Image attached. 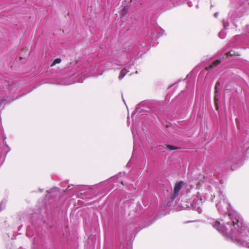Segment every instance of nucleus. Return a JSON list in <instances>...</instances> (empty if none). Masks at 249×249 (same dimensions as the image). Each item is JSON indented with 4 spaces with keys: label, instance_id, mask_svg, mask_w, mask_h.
I'll return each mask as SVG.
<instances>
[{
    "label": "nucleus",
    "instance_id": "5",
    "mask_svg": "<svg viewBox=\"0 0 249 249\" xmlns=\"http://www.w3.org/2000/svg\"><path fill=\"white\" fill-rule=\"evenodd\" d=\"M183 182L180 181L175 184L174 186L173 192L170 194V198L172 201H173L178 196L179 191L181 190Z\"/></svg>",
    "mask_w": 249,
    "mask_h": 249
},
{
    "label": "nucleus",
    "instance_id": "27",
    "mask_svg": "<svg viewBox=\"0 0 249 249\" xmlns=\"http://www.w3.org/2000/svg\"><path fill=\"white\" fill-rule=\"evenodd\" d=\"M39 191H40V192H42L43 191V189H39Z\"/></svg>",
    "mask_w": 249,
    "mask_h": 249
},
{
    "label": "nucleus",
    "instance_id": "6",
    "mask_svg": "<svg viewBox=\"0 0 249 249\" xmlns=\"http://www.w3.org/2000/svg\"><path fill=\"white\" fill-rule=\"evenodd\" d=\"M133 66L134 62H130L127 66L124 67V69L121 71L119 76V79L120 80L123 79L126 73L129 72V69H131Z\"/></svg>",
    "mask_w": 249,
    "mask_h": 249
},
{
    "label": "nucleus",
    "instance_id": "2",
    "mask_svg": "<svg viewBox=\"0 0 249 249\" xmlns=\"http://www.w3.org/2000/svg\"><path fill=\"white\" fill-rule=\"evenodd\" d=\"M203 200L199 193L196 196H193L189 200L184 202L183 205L184 208L192 209L197 211L199 213L202 212V206Z\"/></svg>",
    "mask_w": 249,
    "mask_h": 249
},
{
    "label": "nucleus",
    "instance_id": "26",
    "mask_svg": "<svg viewBox=\"0 0 249 249\" xmlns=\"http://www.w3.org/2000/svg\"><path fill=\"white\" fill-rule=\"evenodd\" d=\"M131 131H132V134H133V136L134 137V128H132L131 129Z\"/></svg>",
    "mask_w": 249,
    "mask_h": 249
},
{
    "label": "nucleus",
    "instance_id": "14",
    "mask_svg": "<svg viewBox=\"0 0 249 249\" xmlns=\"http://www.w3.org/2000/svg\"><path fill=\"white\" fill-rule=\"evenodd\" d=\"M5 205L6 201L4 200H2L0 203V212L5 209Z\"/></svg>",
    "mask_w": 249,
    "mask_h": 249
},
{
    "label": "nucleus",
    "instance_id": "16",
    "mask_svg": "<svg viewBox=\"0 0 249 249\" xmlns=\"http://www.w3.org/2000/svg\"><path fill=\"white\" fill-rule=\"evenodd\" d=\"M218 36L221 38H224L226 36V33L224 30H222L218 34Z\"/></svg>",
    "mask_w": 249,
    "mask_h": 249
},
{
    "label": "nucleus",
    "instance_id": "17",
    "mask_svg": "<svg viewBox=\"0 0 249 249\" xmlns=\"http://www.w3.org/2000/svg\"><path fill=\"white\" fill-rule=\"evenodd\" d=\"M223 27L225 30L227 29L228 28V27L229 26V23L225 21V20H223Z\"/></svg>",
    "mask_w": 249,
    "mask_h": 249
},
{
    "label": "nucleus",
    "instance_id": "23",
    "mask_svg": "<svg viewBox=\"0 0 249 249\" xmlns=\"http://www.w3.org/2000/svg\"><path fill=\"white\" fill-rule=\"evenodd\" d=\"M126 13V10L125 8H124L122 11H121V15H124Z\"/></svg>",
    "mask_w": 249,
    "mask_h": 249
},
{
    "label": "nucleus",
    "instance_id": "1",
    "mask_svg": "<svg viewBox=\"0 0 249 249\" xmlns=\"http://www.w3.org/2000/svg\"><path fill=\"white\" fill-rule=\"evenodd\" d=\"M217 197L216 207L221 215L220 220L208 217L203 222L212 225L227 240L249 248V228L244 225L242 218L231 208L223 191L219 190Z\"/></svg>",
    "mask_w": 249,
    "mask_h": 249
},
{
    "label": "nucleus",
    "instance_id": "8",
    "mask_svg": "<svg viewBox=\"0 0 249 249\" xmlns=\"http://www.w3.org/2000/svg\"><path fill=\"white\" fill-rule=\"evenodd\" d=\"M57 84H60L61 85H69L72 83L69 80V78L66 77L62 78L60 80V81L56 83Z\"/></svg>",
    "mask_w": 249,
    "mask_h": 249
},
{
    "label": "nucleus",
    "instance_id": "25",
    "mask_svg": "<svg viewBox=\"0 0 249 249\" xmlns=\"http://www.w3.org/2000/svg\"><path fill=\"white\" fill-rule=\"evenodd\" d=\"M218 12H216V13H214V17L215 18H217V16H218Z\"/></svg>",
    "mask_w": 249,
    "mask_h": 249
},
{
    "label": "nucleus",
    "instance_id": "3",
    "mask_svg": "<svg viewBox=\"0 0 249 249\" xmlns=\"http://www.w3.org/2000/svg\"><path fill=\"white\" fill-rule=\"evenodd\" d=\"M226 166L235 170L243 165L245 161L249 160V157H226Z\"/></svg>",
    "mask_w": 249,
    "mask_h": 249
},
{
    "label": "nucleus",
    "instance_id": "32",
    "mask_svg": "<svg viewBox=\"0 0 249 249\" xmlns=\"http://www.w3.org/2000/svg\"><path fill=\"white\" fill-rule=\"evenodd\" d=\"M6 100L5 99H3L2 100V102H4V101H5Z\"/></svg>",
    "mask_w": 249,
    "mask_h": 249
},
{
    "label": "nucleus",
    "instance_id": "9",
    "mask_svg": "<svg viewBox=\"0 0 249 249\" xmlns=\"http://www.w3.org/2000/svg\"><path fill=\"white\" fill-rule=\"evenodd\" d=\"M205 174L204 175V178L205 179L209 178L210 177H212L213 175H215V173L213 171H208L206 170L204 171Z\"/></svg>",
    "mask_w": 249,
    "mask_h": 249
},
{
    "label": "nucleus",
    "instance_id": "20",
    "mask_svg": "<svg viewBox=\"0 0 249 249\" xmlns=\"http://www.w3.org/2000/svg\"><path fill=\"white\" fill-rule=\"evenodd\" d=\"M137 147V141L134 138V147H133L134 150H133V154H136L135 152V151L136 150Z\"/></svg>",
    "mask_w": 249,
    "mask_h": 249
},
{
    "label": "nucleus",
    "instance_id": "10",
    "mask_svg": "<svg viewBox=\"0 0 249 249\" xmlns=\"http://www.w3.org/2000/svg\"><path fill=\"white\" fill-rule=\"evenodd\" d=\"M221 62V60L219 59L216 60L215 61H214L212 64H211L208 67L206 68V69L207 70H210L213 68L214 67L220 64Z\"/></svg>",
    "mask_w": 249,
    "mask_h": 249
},
{
    "label": "nucleus",
    "instance_id": "28",
    "mask_svg": "<svg viewBox=\"0 0 249 249\" xmlns=\"http://www.w3.org/2000/svg\"><path fill=\"white\" fill-rule=\"evenodd\" d=\"M6 138V136L5 135H4V136H3L4 140H5Z\"/></svg>",
    "mask_w": 249,
    "mask_h": 249
},
{
    "label": "nucleus",
    "instance_id": "22",
    "mask_svg": "<svg viewBox=\"0 0 249 249\" xmlns=\"http://www.w3.org/2000/svg\"><path fill=\"white\" fill-rule=\"evenodd\" d=\"M5 157H0V166L2 164L5 160Z\"/></svg>",
    "mask_w": 249,
    "mask_h": 249
},
{
    "label": "nucleus",
    "instance_id": "30",
    "mask_svg": "<svg viewBox=\"0 0 249 249\" xmlns=\"http://www.w3.org/2000/svg\"><path fill=\"white\" fill-rule=\"evenodd\" d=\"M220 181V183H221V184L223 183V182L222 181V180H220V181Z\"/></svg>",
    "mask_w": 249,
    "mask_h": 249
},
{
    "label": "nucleus",
    "instance_id": "12",
    "mask_svg": "<svg viewBox=\"0 0 249 249\" xmlns=\"http://www.w3.org/2000/svg\"><path fill=\"white\" fill-rule=\"evenodd\" d=\"M165 149H166V150L171 151V150H174L178 149H179V147H177V146H175L167 145L166 147L165 148Z\"/></svg>",
    "mask_w": 249,
    "mask_h": 249
},
{
    "label": "nucleus",
    "instance_id": "13",
    "mask_svg": "<svg viewBox=\"0 0 249 249\" xmlns=\"http://www.w3.org/2000/svg\"><path fill=\"white\" fill-rule=\"evenodd\" d=\"M3 148L4 153L2 154L5 156L8 154V152L10 150V148L8 146V145L5 144L4 145H3Z\"/></svg>",
    "mask_w": 249,
    "mask_h": 249
},
{
    "label": "nucleus",
    "instance_id": "15",
    "mask_svg": "<svg viewBox=\"0 0 249 249\" xmlns=\"http://www.w3.org/2000/svg\"><path fill=\"white\" fill-rule=\"evenodd\" d=\"M61 62V59L59 58H57L54 60L53 63L51 65V67L54 66L56 64H59Z\"/></svg>",
    "mask_w": 249,
    "mask_h": 249
},
{
    "label": "nucleus",
    "instance_id": "33",
    "mask_svg": "<svg viewBox=\"0 0 249 249\" xmlns=\"http://www.w3.org/2000/svg\"><path fill=\"white\" fill-rule=\"evenodd\" d=\"M2 103H0V106L1 105H2Z\"/></svg>",
    "mask_w": 249,
    "mask_h": 249
},
{
    "label": "nucleus",
    "instance_id": "24",
    "mask_svg": "<svg viewBox=\"0 0 249 249\" xmlns=\"http://www.w3.org/2000/svg\"><path fill=\"white\" fill-rule=\"evenodd\" d=\"M26 235L28 237H30L31 236V235L29 234V228H27V232H26Z\"/></svg>",
    "mask_w": 249,
    "mask_h": 249
},
{
    "label": "nucleus",
    "instance_id": "31",
    "mask_svg": "<svg viewBox=\"0 0 249 249\" xmlns=\"http://www.w3.org/2000/svg\"><path fill=\"white\" fill-rule=\"evenodd\" d=\"M11 89V86H10V87H9V90H10V89Z\"/></svg>",
    "mask_w": 249,
    "mask_h": 249
},
{
    "label": "nucleus",
    "instance_id": "21",
    "mask_svg": "<svg viewBox=\"0 0 249 249\" xmlns=\"http://www.w3.org/2000/svg\"><path fill=\"white\" fill-rule=\"evenodd\" d=\"M73 185H69L67 188V189L65 191V192H68L70 191H71L73 188Z\"/></svg>",
    "mask_w": 249,
    "mask_h": 249
},
{
    "label": "nucleus",
    "instance_id": "19",
    "mask_svg": "<svg viewBox=\"0 0 249 249\" xmlns=\"http://www.w3.org/2000/svg\"><path fill=\"white\" fill-rule=\"evenodd\" d=\"M58 189L57 187H54L53 188L50 189V190H48L47 193L50 194V193L53 192V191H58Z\"/></svg>",
    "mask_w": 249,
    "mask_h": 249
},
{
    "label": "nucleus",
    "instance_id": "4",
    "mask_svg": "<svg viewBox=\"0 0 249 249\" xmlns=\"http://www.w3.org/2000/svg\"><path fill=\"white\" fill-rule=\"evenodd\" d=\"M125 174V172L124 173H119L118 175H117L115 177H113L111 178L107 181V183L111 184L113 186L115 185L119 186L118 183H121L123 185H127V183L124 181L121 177L122 175H124Z\"/></svg>",
    "mask_w": 249,
    "mask_h": 249
},
{
    "label": "nucleus",
    "instance_id": "11",
    "mask_svg": "<svg viewBox=\"0 0 249 249\" xmlns=\"http://www.w3.org/2000/svg\"><path fill=\"white\" fill-rule=\"evenodd\" d=\"M123 64L119 61L114 60L113 62L112 65L110 67V69H117V66H121Z\"/></svg>",
    "mask_w": 249,
    "mask_h": 249
},
{
    "label": "nucleus",
    "instance_id": "29",
    "mask_svg": "<svg viewBox=\"0 0 249 249\" xmlns=\"http://www.w3.org/2000/svg\"><path fill=\"white\" fill-rule=\"evenodd\" d=\"M229 16H231V17H232V15H231V12H230V13H229Z\"/></svg>",
    "mask_w": 249,
    "mask_h": 249
},
{
    "label": "nucleus",
    "instance_id": "18",
    "mask_svg": "<svg viewBox=\"0 0 249 249\" xmlns=\"http://www.w3.org/2000/svg\"><path fill=\"white\" fill-rule=\"evenodd\" d=\"M227 56H233L236 55L234 51H231L226 53Z\"/></svg>",
    "mask_w": 249,
    "mask_h": 249
},
{
    "label": "nucleus",
    "instance_id": "7",
    "mask_svg": "<svg viewBox=\"0 0 249 249\" xmlns=\"http://www.w3.org/2000/svg\"><path fill=\"white\" fill-rule=\"evenodd\" d=\"M221 89V85L219 82H217L215 85V95H214V102L215 105L217 107V104H218V98L219 97V91Z\"/></svg>",
    "mask_w": 249,
    "mask_h": 249
}]
</instances>
